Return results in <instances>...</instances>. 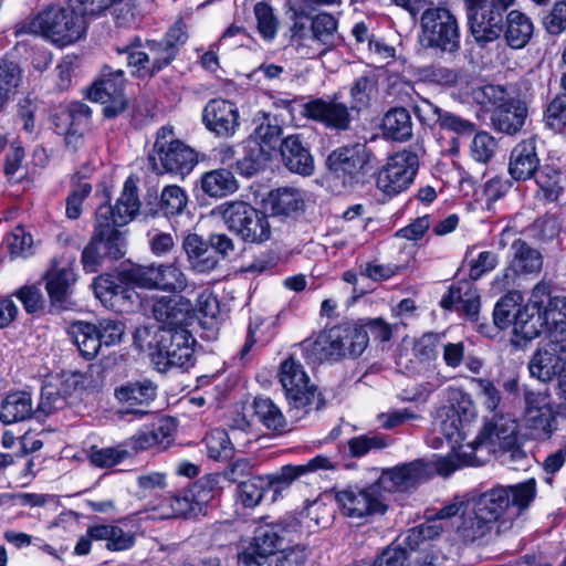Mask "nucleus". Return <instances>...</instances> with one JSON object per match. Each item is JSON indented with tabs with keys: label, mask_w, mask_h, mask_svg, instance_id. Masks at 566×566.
Segmentation results:
<instances>
[{
	"label": "nucleus",
	"mask_w": 566,
	"mask_h": 566,
	"mask_svg": "<svg viewBox=\"0 0 566 566\" xmlns=\"http://www.w3.org/2000/svg\"><path fill=\"white\" fill-rule=\"evenodd\" d=\"M139 207L137 187L128 179L115 207L104 203L96 209L94 231L81 256L85 272H97L104 262L117 261L125 255L126 239L119 228L134 218Z\"/></svg>",
	"instance_id": "1"
},
{
	"label": "nucleus",
	"mask_w": 566,
	"mask_h": 566,
	"mask_svg": "<svg viewBox=\"0 0 566 566\" xmlns=\"http://www.w3.org/2000/svg\"><path fill=\"white\" fill-rule=\"evenodd\" d=\"M535 496L536 480L532 478L514 485H496L472 500L478 511L494 524L497 521L512 523L530 507Z\"/></svg>",
	"instance_id": "2"
},
{
	"label": "nucleus",
	"mask_w": 566,
	"mask_h": 566,
	"mask_svg": "<svg viewBox=\"0 0 566 566\" xmlns=\"http://www.w3.org/2000/svg\"><path fill=\"white\" fill-rule=\"evenodd\" d=\"M290 44L303 59L319 57L334 50L342 41L338 21L329 13L294 19Z\"/></svg>",
	"instance_id": "3"
},
{
	"label": "nucleus",
	"mask_w": 566,
	"mask_h": 566,
	"mask_svg": "<svg viewBox=\"0 0 566 566\" xmlns=\"http://www.w3.org/2000/svg\"><path fill=\"white\" fill-rule=\"evenodd\" d=\"M211 214L247 243L261 244L271 238L268 216L245 201L223 202L213 208Z\"/></svg>",
	"instance_id": "4"
},
{
	"label": "nucleus",
	"mask_w": 566,
	"mask_h": 566,
	"mask_svg": "<svg viewBox=\"0 0 566 566\" xmlns=\"http://www.w3.org/2000/svg\"><path fill=\"white\" fill-rule=\"evenodd\" d=\"M279 380L290 406V417L295 421L304 418L314 405L316 410L322 408L323 400L316 394V386L310 382L303 365L293 357L281 363Z\"/></svg>",
	"instance_id": "5"
},
{
	"label": "nucleus",
	"mask_w": 566,
	"mask_h": 566,
	"mask_svg": "<svg viewBox=\"0 0 566 566\" xmlns=\"http://www.w3.org/2000/svg\"><path fill=\"white\" fill-rule=\"evenodd\" d=\"M84 31V19L75 9L50 7L35 15L28 23V28L23 25L17 33L42 34L53 43L64 46L78 40Z\"/></svg>",
	"instance_id": "6"
},
{
	"label": "nucleus",
	"mask_w": 566,
	"mask_h": 566,
	"mask_svg": "<svg viewBox=\"0 0 566 566\" xmlns=\"http://www.w3.org/2000/svg\"><path fill=\"white\" fill-rule=\"evenodd\" d=\"M375 155L363 143H354L334 149L326 159L328 170L340 180L344 188L354 189L365 184L374 168Z\"/></svg>",
	"instance_id": "7"
},
{
	"label": "nucleus",
	"mask_w": 566,
	"mask_h": 566,
	"mask_svg": "<svg viewBox=\"0 0 566 566\" xmlns=\"http://www.w3.org/2000/svg\"><path fill=\"white\" fill-rule=\"evenodd\" d=\"M424 154L423 144L416 142L390 156L378 172L377 188L387 197H395L406 191L413 182L420 158Z\"/></svg>",
	"instance_id": "8"
},
{
	"label": "nucleus",
	"mask_w": 566,
	"mask_h": 566,
	"mask_svg": "<svg viewBox=\"0 0 566 566\" xmlns=\"http://www.w3.org/2000/svg\"><path fill=\"white\" fill-rule=\"evenodd\" d=\"M420 43L441 53L460 50V27L453 13L443 7L426 9L420 17Z\"/></svg>",
	"instance_id": "9"
},
{
	"label": "nucleus",
	"mask_w": 566,
	"mask_h": 566,
	"mask_svg": "<svg viewBox=\"0 0 566 566\" xmlns=\"http://www.w3.org/2000/svg\"><path fill=\"white\" fill-rule=\"evenodd\" d=\"M157 174L188 175L198 163L192 148L174 137L171 128L161 127L156 135L153 151L148 156Z\"/></svg>",
	"instance_id": "10"
},
{
	"label": "nucleus",
	"mask_w": 566,
	"mask_h": 566,
	"mask_svg": "<svg viewBox=\"0 0 566 566\" xmlns=\"http://www.w3.org/2000/svg\"><path fill=\"white\" fill-rule=\"evenodd\" d=\"M155 336L156 352L151 353V360L158 371L193 365L196 339L187 328H161Z\"/></svg>",
	"instance_id": "11"
},
{
	"label": "nucleus",
	"mask_w": 566,
	"mask_h": 566,
	"mask_svg": "<svg viewBox=\"0 0 566 566\" xmlns=\"http://www.w3.org/2000/svg\"><path fill=\"white\" fill-rule=\"evenodd\" d=\"M142 41L135 38L124 46L116 48L118 57H123L127 66L135 67L140 75L153 76L155 73L169 65L176 57L171 44L161 41L148 40V52L140 51Z\"/></svg>",
	"instance_id": "12"
},
{
	"label": "nucleus",
	"mask_w": 566,
	"mask_h": 566,
	"mask_svg": "<svg viewBox=\"0 0 566 566\" xmlns=\"http://www.w3.org/2000/svg\"><path fill=\"white\" fill-rule=\"evenodd\" d=\"M335 500L342 513L350 518H365L384 514L387 505L376 483L365 488L348 486L336 491Z\"/></svg>",
	"instance_id": "13"
},
{
	"label": "nucleus",
	"mask_w": 566,
	"mask_h": 566,
	"mask_svg": "<svg viewBox=\"0 0 566 566\" xmlns=\"http://www.w3.org/2000/svg\"><path fill=\"white\" fill-rule=\"evenodd\" d=\"M124 71L104 65L101 77L96 80L88 91L90 99L104 105L103 113L106 117L113 118L120 114L127 105L124 95Z\"/></svg>",
	"instance_id": "14"
},
{
	"label": "nucleus",
	"mask_w": 566,
	"mask_h": 566,
	"mask_svg": "<svg viewBox=\"0 0 566 566\" xmlns=\"http://www.w3.org/2000/svg\"><path fill=\"white\" fill-rule=\"evenodd\" d=\"M129 282L145 289L180 293L188 286L186 274L174 263L136 265L126 271Z\"/></svg>",
	"instance_id": "15"
},
{
	"label": "nucleus",
	"mask_w": 566,
	"mask_h": 566,
	"mask_svg": "<svg viewBox=\"0 0 566 566\" xmlns=\"http://www.w3.org/2000/svg\"><path fill=\"white\" fill-rule=\"evenodd\" d=\"M471 33L476 42L496 40L504 31V13L491 6L489 0H464Z\"/></svg>",
	"instance_id": "16"
},
{
	"label": "nucleus",
	"mask_w": 566,
	"mask_h": 566,
	"mask_svg": "<svg viewBox=\"0 0 566 566\" xmlns=\"http://www.w3.org/2000/svg\"><path fill=\"white\" fill-rule=\"evenodd\" d=\"M512 260L501 275H497L493 285L499 290H506L515 284L518 275H536L543 268L542 253L522 239L514 240L512 245Z\"/></svg>",
	"instance_id": "17"
},
{
	"label": "nucleus",
	"mask_w": 566,
	"mask_h": 566,
	"mask_svg": "<svg viewBox=\"0 0 566 566\" xmlns=\"http://www.w3.org/2000/svg\"><path fill=\"white\" fill-rule=\"evenodd\" d=\"M335 467V462L331 458L318 454L303 464H286L274 473L264 474L268 491L272 492L271 502L277 501L295 481L312 473L334 470Z\"/></svg>",
	"instance_id": "18"
},
{
	"label": "nucleus",
	"mask_w": 566,
	"mask_h": 566,
	"mask_svg": "<svg viewBox=\"0 0 566 566\" xmlns=\"http://www.w3.org/2000/svg\"><path fill=\"white\" fill-rule=\"evenodd\" d=\"M157 396V386L149 379L128 382L115 390L120 403L118 415L122 418L142 419L153 416L151 405Z\"/></svg>",
	"instance_id": "19"
},
{
	"label": "nucleus",
	"mask_w": 566,
	"mask_h": 566,
	"mask_svg": "<svg viewBox=\"0 0 566 566\" xmlns=\"http://www.w3.org/2000/svg\"><path fill=\"white\" fill-rule=\"evenodd\" d=\"M432 468L423 460H415L390 469H384L375 482L385 492H408L426 482Z\"/></svg>",
	"instance_id": "20"
},
{
	"label": "nucleus",
	"mask_w": 566,
	"mask_h": 566,
	"mask_svg": "<svg viewBox=\"0 0 566 566\" xmlns=\"http://www.w3.org/2000/svg\"><path fill=\"white\" fill-rule=\"evenodd\" d=\"M216 485V478L206 475L171 496L169 505L174 516L195 517L202 513L207 504L214 497Z\"/></svg>",
	"instance_id": "21"
},
{
	"label": "nucleus",
	"mask_w": 566,
	"mask_h": 566,
	"mask_svg": "<svg viewBox=\"0 0 566 566\" xmlns=\"http://www.w3.org/2000/svg\"><path fill=\"white\" fill-rule=\"evenodd\" d=\"M354 109L339 102L336 96L331 98H313L303 106L304 115L331 130L346 132L352 128Z\"/></svg>",
	"instance_id": "22"
},
{
	"label": "nucleus",
	"mask_w": 566,
	"mask_h": 566,
	"mask_svg": "<svg viewBox=\"0 0 566 566\" xmlns=\"http://www.w3.org/2000/svg\"><path fill=\"white\" fill-rule=\"evenodd\" d=\"M126 276H114L111 274H103L94 280L93 289L95 296L102 302V304L109 310L115 312H127L129 311L138 295Z\"/></svg>",
	"instance_id": "23"
},
{
	"label": "nucleus",
	"mask_w": 566,
	"mask_h": 566,
	"mask_svg": "<svg viewBox=\"0 0 566 566\" xmlns=\"http://www.w3.org/2000/svg\"><path fill=\"white\" fill-rule=\"evenodd\" d=\"M91 108L81 102H72L54 115L56 128L65 135V143L74 151L84 144V136L91 127Z\"/></svg>",
	"instance_id": "24"
},
{
	"label": "nucleus",
	"mask_w": 566,
	"mask_h": 566,
	"mask_svg": "<svg viewBox=\"0 0 566 566\" xmlns=\"http://www.w3.org/2000/svg\"><path fill=\"white\" fill-rule=\"evenodd\" d=\"M202 123L218 137L228 138L235 134L239 123V109L234 103L223 99H210L202 111Z\"/></svg>",
	"instance_id": "25"
},
{
	"label": "nucleus",
	"mask_w": 566,
	"mask_h": 566,
	"mask_svg": "<svg viewBox=\"0 0 566 566\" xmlns=\"http://www.w3.org/2000/svg\"><path fill=\"white\" fill-rule=\"evenodd\" d=\"M516 440H518L517 420L510 413L495 412L485 420L474 443L501 449L512 448Z\"/></svg>",
	"instance_id": "26"
},
{
	"label": "nucleus",
	"mask_w": 566,
	"mask_h": 566,
	"mask_svg": "<svg viewBox=\"0 0 566 566\" xmlns=\"http://www.w3.org/2000/svg\"><path fill=\"white\" fill-rule=\"evenodd\" d=\"M525 421L537 438L549 437L553 421L551 394L547 389L524 390Z\"/></svg>",
	"instance_id": "27"
},
{
	"label": "nucleus",
	"mask_w": 566,
	"mask_h": 566,
	"mask_svg": "<svg viewBox=\"0 0 566 566\" xmlns=\"http://www.w3.org/2000/svg\"><path fill=\"white\" fill-rule=\"evenodd\" d=\"M566 355V344L563 339L549 338L533 354L528 370L532 377L546 382L558 376L559 365Z\"/></svg>",
	"instance_id": "28"
},
{
	"label": "nucleus",
	"mask_w": 566,
	"mask_h": 566,
	"mask_svg": "<svg viewBox=\"0 0 566 566\" xmlns=\"http://www.w3.org/2000/svg\"><path fill=\"white\" fill-rule=\"evenodd\" d=\"M153 315L164 324L160 328H186L193 318V306L184 296H163L154 302Z\"/></svg>",
	"instance_id": "29"
},
{
	"label": "nucleus",
	"mask_w": 566,
	"mask_h": 566,
	"mask_svg": "<svg viewBox=\"0 0 566 566\" xmlns=\"http://www.w3.org/2000/svg\"><path fill=\"white\" fill-rule=\"evenodd\" d=\"M535 138L516 144L511 150L509 174L515 181H527L542 168Z\"/></svg>",
	"instance_id": "30"
},
{
	"label": "nucleus",
	"mask_w": 566,
	"mask_h": 566,
	"mask_svg": "<svg viewBox=\"0 0 566 566\" xmlns=\"http://www.w3.org/2000/svg\"><path fill=\"white\" fill-rule=\"evenodd\" d=\"M545 326V315L539 307L533 304H525L518 307L514 314L511 344L517 348L523 347L539 336Z\"/></svg>",
	"instance_id": "31"
},
{
	"label": "nucleus",
	"mask_w": 566,
	"mask_h": 566,
	"mask_svg": "<svg viewBox=\"0 0 566 566\" xmlns=\"http://www.w3.org/2000/svg\"><path fill=\"white\" fill-rule=\"evenodd\" d=\"M326 511V506L322 503L313 502L304 511L294 514L287 513L273 522V525L280 535L282 542H292L300 536L304 531L305 520L313 521L316 526H323L327 524V520L321 518L318 515ZM310 528V525H305Z\"/></svg>",
	"instance_id": "32"
},
{
	"label": "nucleus",
	"mask_w": 566,
	"mask_h": 566,
	"mask_svg": "<svg viewBox=\"0 0 566 566\" xmlns=\"http://www.w3.org/2000/svg\"><path fill=\"white\" fill-rule=\"evenodd\" d=\"M188 266L199 274L212 272L219 264V258L213 253L208 240L197 233H189L182 240Z\"/></svg>",
	"instance_id": "33"
},
{
	"label": "nucleus",
	"mask_w": 566,
	"mask_h": 566,
	"mask_svg": "<svg viewBox=\"0 0 566 566\" xmlns=\"http://www.w3.org/2000/svg\"><path fill=\"white\" fill-rule=\"evenodd\" d=\"M284 166L292 172L310 176L314 171V159L298 135L285 137L280 147Z\"/></svg>",
	"instance_id": "34"
},
{
	"label": "nucleus",
	"mask_w": 566,
	"mask_h": 566,
	"mask_svg": "<svg viewBox=\"0 0 566 566\" xmlns=\"http://www.w3.org/2000/svg\"><path fill=\"white\" fill-rule=\"evenodd\" d=\"M492 527L488 516L478 511V505L472 500L463 507L455 532L463 542L472 543L489 534Z\"/></svg>",
	"instance_id": "35"
},
{
	"label": "nucleus",
	"mask_w": 566,
	"mask_h": 566,
	"mask_svg": "<svg viewBox=\"0 0 566 566\" xmlns=\"http://www.w3.org/2000/svg\"><path fill=\"white\" fill-rule=\"evenodd\" d=\"M258 125L247 143L271 157V153L281 146L282 127L275 116L262 113L258 116Z\"/></svg>",
	"instance_id": "36"
},
{
	"label": "nucleus",
	"mask_w": 566,
	"mask_h": 566,
	"mask_svg": "<svg viewBox=\"0 0 566 566\" xmlns=\"http://www.w3.org/2000/svg\"><path fill=\"white\" fill-rule=\"evenodd\" d=\"M527 117V105L516 98L503 107L494 108L491 122L494 128L509 135L516 134L522 129Z\"/></svg>",
	"instance_id": "37"
},
{
	"label": "nucleus",
	"mask_w": 566,
	"mask_h": 566,
	"mask_svg": "<svg viewBox=\"0 0 566 566\" xmlns=\"http://www.w3.org/2000/svg\"><path fill=\"white\" fill-rule=\"evenodd\" d=\"M268 205L274 216L294 217L304 211L305 195L297 188L280 187L269 193Z\"/></svg>",
	"instance_id": "38"
},
{
	"label": "nucleus",
	"mask_w": 566,
	"mask_h": 566,
	"mask_svg": "<svg viewBox=\"0 0 566 566\" xmlns=\"http://www.w3.org/2000/svg\"><path fill=\"white\" fill-rule=\"evenodd\" d=\"M380 129L387 139L400 143L409 140L413 130L410 113L405 107H391L384 114Z\"/></svg>",
	"instance_id": "39"
},
{
	"label": "nucleus",
	"mask_w": 566,
	"mask_h": 566,
	"mask_svg": "<svg viewBox=\"0 0 566 566\" xmlns=\"http://www.w3.org/2000/svg\"><path fill=\"white\" fill-rule=\"evenodd\" d=\"M533 179L545 201L559 202L566 198V176L558 168L545 164Z\"/></svg>",
	"instance_id": "40"
},
{
	"label": "nucleus",
	"mask_w": 566,
	"mask_h": 566,
	"mask_svg": "<svg viewBox=\"0 0 566 566\" xmlns=\"http://www.w3.org/2000/svg\"><path fill=\"white\" fill-rule=\"evenodd\" d=\"M67 334L84 358L93 359L98 354L102 346L96 324L74 322L70 325Z\"/></svg>",
	"instance_id": "41"
},
{
	"label": "nucleus",
	"mask_w": 566,
	"mask_h": 566,
	"mask_svg": "<svg viewBox=\"0 0 566 566\" xmlns=\"http://www.w3.org/2000/svg\"><path fill=\"white\" fill-rule=\"evenodd\" d=\"M75 280V273L70 266L59 268L56 261H53L45 275V289L52 302L63 305Z\"/></svg>",
	"instance_id": "42"
},
{
	"label": "nucleus",
	"mask_w": 566,
	"mask_h": 566,
	"mask_svg": "<svg viewBox=\"0 0 566 566\" xmlns=\"http://www.w3.org/2000/svg\"><path fill=\"white\" fill-rule=\"evenodd\" d=\"M254 416L269 430L283 434L291 426L281 409L268 397H256L253 401Z\"/></svg>",
	"instance_id": "43"
},
{
	"label": "nucleus",
	"mask_w": 566,
	"mask_h": 566,
	"mask_svg": "<svg viewBox=\"0 0 566 566\" xmlns=\"http://www.w3.org/2000/svg\"><path fill=\"white\" fill-rule=\"evenodd\" d=\"M33 413L32 399L29 392L15 391L9 394L0 406V420L3 423L24 421Z\"/></svg>",
	"instance_id": "44"
},
{
	"label": "nucleus",
	"mask_w": 566,
	"mask_h": 566,
	"mask_svg": "<svg viewBox=\"0 0 566 566\" xmlns=\"http://www.w3.org/2000/svg\"><path fill=\"white\" fill-rule=\"evenodd\" d=\"M534 27L527 15L512 10L506 15V28L503 31L507 45L513 49L524 48L533 35Z\"/></svg>",
	"instance_id": "45"
},
{
	"label": "nucleus",
	"mask_w": 566,
	"mask_h": 566,
	"mask_svg": "<svg viewBox=\"0 0 566 566\" xmlns=\"http://www.w3.org/2000/svg\"><path fill=\"white\" fill-rule=\"evenodd\" d=\"M201 189L209 197L222 198L238 190L239 185L233 174L228 169H214L202 175Z\"/></svg>",
	"instance_id": "46"
},
{
	"label": "nucleus",
	"mask_w": 566,
	"mask_h": 566,
	"mask_svg": "<svg viewBox=\"0 0 566 566\" xmlns=\"http://www.w3.org/2000/svg\"><path fill=\"white\" fill-rule=\"evenodd\" d=\"M345 329L334 326L318 335L313 344V353L319 360L337 359L344 355V344L342 340L348 337Z\"/></svg>",
	"instance_id": "47"
},
{
	"label": "nucleus",
	"mask_w": 566,
	"mask_h": 566,
	"mask_svg": "<svg viewBox=\"0 0 566 566\" xmlns=\"http://www.w3.org/2000/svg\"><path fill=\"white\" fill-rule=\"evenodd\" d=\"M392 439L379 432H368L347 441L348 453L353 458L365 457L370 451H379L390 447Z\"/></svg>",
	"instance_id": "48"
},
{
	"label": "nucleus",
	"mask_w": 566,
	"mask_h": 566,
	"mask_svg": "<svg viewBox=\"0 0 566 566\" xmlns=\"http://www.w3.org/2000/svg\"><path fill=\"white\" fill-rule=\"evenodd\" d=\"M523 296L518 291H510L495 304L493 322L499 329H506L513 326L514 314L521 306Z\"/></svg>",
	"instance_id": "49"
},
{
	"label": "nucleus",
	"mask_w": 566,
	"mask_h": 566,
	"mask_svg": "<svg viewBox=\"0 0 566 566\" xmlns=\"http://www.w3.org/2000/svg\"><path fill=\"white\" fill-rule=\"evenodd\" d=\"M377 92V80L371 73L357 77L349 91L350 109L360 112L370 104L373 95Z\"/></svg>",
	"instance_id": "50"
},
{
	"label": "nucleus",
	"mask_w": 566,
	"mask_h": 566,
	"mask_svg": "<svg viewBox=\"0 0 566 566\" xmlns=\"http://www.w3.org/2000/svg\"><path fill=\"white\" fill-rule=\"evenodd\" d=\"M266 485L264 475H254L241 481L237 486L238 500L244 507L253 509L264 499Z\"/></svg>",
	"instance_id": "51"
},
{
	"label": "nucleus",
	"mask_w": 566,
	"mask_h": 566,
	"mask_svg": "<svg viewBox=\"0 0 566 566\" xmlns=\"http://www.w3.org/2000/svg\"><path fill=\"white\" fill-rule=\"evenodd\" d=\"M546 326L552 328L551 337L554 339H566V298L555 297L549 300L543 311Z\"/></svg>",
	"instance_id": "52"
},
{
	"label": "nucleus",
	"mask_w": 566,
	"mask_h": 566,
	"mask_svg": "<svg viewBox=\"0 0 566 566\" xmlns=\"http://www.w3.org/2000/svg\"><path fill=\"white\" fill-rule=\"evenodd\" d=\"M256 30L266 41H272L279 31L280 20L272 6L265 1L256 2L253 8Z\"/></svg>",
	"instance_id": "53"
},
{
	"label": "nucleus",
	"mask_w": 566,
	"mask_h": 566,
	"mask_svg": "<svg viewBox=\"0 0 566 566\" xmlns=\"http://www.w3.org/2000/svg\"><path fill=\"white\" fill-rule=\"evenodd\" d=\"M338 328L345 329V333L349 334L348 337L342 340L344 344L343 357L360 356L365 352L368 344V332L366 327L360 326L359 323H346L338 325Z\"/></svg>",
	"instance_id": "54"
},
{
	"label": "nucleus",
	"mask_w": 566,
	"mask_h": 566,
	"mask_svg": "<svg viewBox=\"0 0 566 566\" xmlns=\"http://www.w3.org/2000/svg\"><path fill=\"white\" fill-rule=\"evenodd\" d=\"M209 458L213 460H228L231 458L233 447L228 432L224 429L216 428L210 430L203 438Z\"/></svg>",
	"instance_id": "55"
},
{
	"label": "nucleus",
	"mask_w": 566,
	"mask_h": 566,
	"mask_svg": "<svg viewBox=\"0 0 566 566\" xmlns=\"http://www.w3.org/2000/svg\"><path fill=\"white\" fill-rule=\"evenodd\" d=\"M133 452L122 443L116 447L96 448L93 447L90 452V461L98 468H112L125 459L132 457Z\"/></svg>",
	"instance_id": "56"
},
{
	"label": "nucleus",
	"mask_w": 566,
	"mask_h": 566,
	"mask_svg": "<svg viewBox=\"0 0 566 566\" xmlns=\"http://www.w3.org/2000/svg\"><path fill=\"white\" fill-rule=\"evenodd\" d=\"M22 83V71L18 63L9 59L0 60V92L11 99Z\"/></svg>",
	"instance_id": "57"
},
{
	"label": "nucleus",
	"mask_w": 566,
	"mask_h": 566,
	"mask_svg": "<svg viewBox=\"0 0 566 566\" xmlns=\"http://www.w3.org/2000/svg\"><path fill=\"white\" fill-rule=\"evenodd\" d=\"M253 542L254 553L260 555L261 558H266L273 554L282 543L273 523L260 525L254 532Z\"/></svg>",
	"instance_id": "58"
},
{
	"label": "nucleus",
	"mask_w": 566,
	"mask_h": 566,
	"mask_svg": "<svg viewBox=\"0 0 566 566\" xmlns=\"http://www.w3.org/2000/svg\"><path fill=\"white\" fill-rule=\"evenodd\" d=\"M560 223L554 214H544L526 227L525 233L537 241H549L558 235Z\"/></svg>",
	"instance_id": "59"
},
{
	"label": "nucleus",
	"mask_w": 566,
	"mask_h": 566,
	"mask_svg": "<svg viewBox=\"0 0 566 566\" xmlns=\"http://www.w3.org/2000/svg\"><path fill=\"white\" fill-rule=\"evenodd\" d=\"M417 75L419 80L427 84L452 86L459 80L455 70L439 64H431L418 69Z\"/></svg>",
	"instance_id": "60"
},
{
	"label": "nucleus",
	"mask_w": 566,
	"mask_h": 566,
	"mask_svg": "<svg viewBox=\"0 0 566 566\" xmlns=\"http://www.w3.org/2000/svg\"><path fill=\"white\" fill-rule=\"evenodd\" d=\"M473 98L481 105L503 107L509 102L515 101L503 85L489 84L473 91Z\"/></svg>",
	"instance_id": "61"
},
{
	"label": "nucleus",
	"mask_w": 566,
	"mask_h": 566,
	"mask_svg": "<svg viewBox=\"0 0 566 566\" xmlns=\"http://www.w3.org/2000/svg\"><path fill=\"white\" fill-rule=\"evenodd\" d=\"M188 198L179 186H167L160 195L159 208L165 216L181 213L187 207Z\"/></svg>",
	"instance_id": "62"
},
{
	"label": "nucleus",
	"mask_w": 566,
	"mask_h": 566,
	"mask_svg": "<svg viewBox=\"0 0 566 566\" xmlns=\"http://www.w3.org/2000/svg\"><path fill=\"white\" fill-rule=\"evenodd\" d=\"M544 122L554 130H562L566 127V91L557 94L547 104L544 111Z\"/></svg>",
	"instance_id": "63"
},
{
	"label": "nucleus",
	"mask_w": 566,
	"mask_h": 566,
	"mask_svg": "<svg viewBox=\"0 0 566 566\" xmlns=\"http://www.w3.org/2000/svg\"><path fill=\"white\" fill-rule=\"evenodd\" d=\"M308 556V547L297 544L280 551L269 566H304Z\"/></svg>",
	"instance_id": "64"
}]
</instances>
